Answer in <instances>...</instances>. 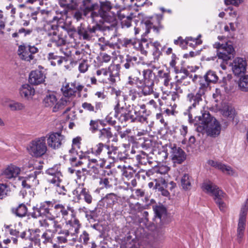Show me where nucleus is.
<instances>
[{
    "instance_id": "55",
    "label": "nucleus",
    "mask_w": 248,
    "mask_h": 248,
    "mask_svg": "<svg viewBox=\"0 0 248 248\" xmlns=\"http://www.w3.org/2000/svg\"><path fill=\"white\" fill-rule=\"evenodd\" d=\"M137 41L134 39L124 38L122 40L121 44L123 46L129 47L133 46L136 48Z\"/></svg>"
},
{
    "instance_id": "47",
    "label": "nucleus",
    "mask_w": 248,
    "mask_h": 248,
    "mask_svg": "<svg viewBox=\"0 0 248 248\" xmlns=\"http://www.w3.org/2000/svg\"><path fill=\"white\" fill-rule=\"evenodd\" d=\"M217 167V169L220 170L223 172L230 175H233L235 173V171L233 169L228 165L223 164H216L215 165Z\"/></svg>"
},
{
    "instance_id": "40",
    "label": "nucleus",
    "mask_w": 248,
    "mask_h": 248,
    "mask_svg": "<svg viewBox=\"0 0 248 248\" xmlns=\"http://www.w3.org/2000/svg\"><path fill=\"white\" fill-rule=\"evenodd\" d=\"M102 200L107 204L108 206H111L117 202L118 196L113 193L107 194Z\"/></svg>"
},
{
    "instance_id": "62",
    "label": "nucleus",
    "mask_w": 248,
    "mask_h": 248,
    "mask_svg": "<svg viewBox=\"0 0 248 248\" xmlns=\"http://www.w3.org/2000/svg\"><path fill=\"white\" fill-rule=\"evenodd\" d=\"M90 236L89 233L85 231H83L80 235L79 241L85 245L89 244Z\"/></svg>"
},
{
    "instance_id": "5",
    "label": "nucleus",
    "mask_w": 248,
    "mask_h": 248,
    "mask_svg": "<svg viewBox=\"0 0 248 248\" xmlns=\"http://www.w3.org/2000/svg\"><path fill=\"white\" fill-rule=\"evenodd\" d=\"M27 149L32 156L36 158L42 157L47 151L46 138L42 136L34 139L30 142Z\"/></svg>"
},
{
    "instance_id": "63",
    "label": "nucleus",
    "mask_w": 248,
    "mask_h": 248,
    "mask_svg": "<svg viewBox=\"0 0 248 248\" xmlns=\"http://www.w3.org/2000/svg\"><path fill=\"white\" fill-rule=\"evenodd\" d=\"M9 190L5 184H0V199H2L8 195Z\"/></svg>"
},
{
    "instance_id": "25",
    "label": "nucleus",
    "mask_w": 248,
    "mask_h": 248,
    "mask_svg": "<svg viewBox=\"0 0 248 248\" xmlns=\"http://www.w3.org/2000/svg\"><path fill=\"white\" fill-rule=\"evenodd\" d=\"M20 169L13 165L8 166L3 171L2 175L6 178L10 179L16 178L20 173Z\"/></svg>"
},
{
    "instance_id": "29",
    "label": "nucleus",
    "mask_w": 248,
    "mask_h": 248,
    "mask_svg": "<svg viewBox=\"0 0 248 248\" xmlns=\"http://www.w3.org/2000/svg\"><path fill=\"white\" fill-rule=\"evenodd\" d=\"M20 95L26 99L31 98L34 94L35 90L31 85L28 84H23L19 90Z\"/></svg>"
},
{
    "instance_id": "38",
    "label": "nucleus",
    "mask_w": 248,
    "mask_h": 248,
    "mask_svg": "<svg viewBox=\"0 0 248 248\" xmlns=\"http://www.w3.org/2000/svg\"><path fill=\"white\" fill-rule=\"evenodd\" d=\"M222 115L225 117L233 120L236 116L235 110L232 106L226 105L221 110Z\"/></svg>"
},
{
    "instance_id": "26",
    "label": "nucleus",
    "mask_w": 248,
    "mask_h": 248,
    "mask_svg": "<svg viewBox=\"0 0 248 248\" xmlns=\"http://www.w3.org/2000/svg\"><path fill=\"white\" fill-rule=\"evenodd\" d=\"M47 219H42L39 221L40 226L45 228L50 229L52 226L57 231L60 228V223L52 217H47Z\"/></svg>"
},
{
    "instance_id": "58",
    "label": "nucleus",
    "mask_w": 248,
    "mask_h": 248,
    "mask_svg": "<svg viewBox=\"0 0 248 248\" xmlns=\"http://www.w3.org/2000/svg\"><path fill=\"white\" fill-rule=\"evenodd\" d=\"M155 189H159V187H167L168 184L164 178L162 177H159L155 179Z\"/></svg>"
},
{
    "instance_id": "35",
    "label": "nucleus",
    "mask_w": 248,
    "mask_h": 248,
    "mask_svg": "<svg viewBox=\"0 0 248 248\" xmlns=\"http://www.w3.org/2000/svg\"><path fill=\"white\" fill-rule=\"evenodd\" d=\"M193 182V180L191 176L187 174H185L181 180V186L186 190H190Z\"/></svg>"
},
{
    "instance_id": "6",
    "label": "nucleus",
    "mask_w": 248,
    "mask_h": 248,
    "mask_svg": "<svg viewBox=\"0 0 248 248\" xmlns=\"http://www.w3.org/2000/svg\"><path fill=\"white\" fill-rule=\"evenodd\" d=\"M53 201H46L33 206L32 211L28 213V216L33 218L40 217H51Z\"/></svg>"
},
{
    "instance_id": "49",
    "label": "nucleus",
    "mask_w": 248,
    "mask_h": 248,
    "mask_svg": "<svg viewBox=\"0 0 248 248\" xmlns=\"http://www.w3.org/2000/svg\"><path fill=\"white\" fill-rule=\"evenodd\" d=\"M238 86L243 92H248V75L241 78L238 82Z\"/></svg>"
},
{
    "instance_id": "31",
    "label": "nucleus",
    "mask_w": 248,
    "mask_h": 248,
    "mask_svg": "<svg viewBox=\"0 0 248 248\" xmlns=\"http://www.w3.org/2000/svg\"><path fill=\"white\" fill-rule=\"evenodd\" d=\"M149 46H150V43H149L146 38H142L140 41H137L136 49L140 50L142 54L146 55Z\"/></svg>"
},
{
    "instance_id": "30",
    "label": "nucleus",
    "mask_w": 248,
    "mask_h": 248,
    "mask_svg": "<svg viewBox=\"0 0 248 248\" xmlns=\"http://www.w3.org/2000/svg\"><path fill=\"white\" fill-rule=\"evenodd\" d=\"M139 62L137 57L127 55L125 61L124 62L123 66L126 70H132Z\"/></svg>"
},
{
    "instance_id": "10",
    "label": "nucleus",
    "mask_w": 248,
    "mask_h": 248,
    "mask_svg": "<svg viewBox=\"0 0 248 248\" xmlns=\"http://www.w3.org/2000/svg\"><path fill=\"white\" fill-rule=\"evenodd\" d=\"M144 81L142 85L140 88L141 95L142 94L147 96L154 93L153 86L154 81L153 80L154 75L153 72L150 69L144 70L142 72Z\"/></svg>"
},
{
    "instance_id": "13",
    "label": "nucleus",
    "mask_w": 248,
    "mask_h": 248,
    "mask_svg": "<svg viewBox=\"0 0 248 248\" xmlns=\"http://www.w3.org/2000/svg\"><path fill=\"white\" fill-rule=\"evenodd\" d=\"M45 137L48 146L53 149L59 148L64 139V136L60 132H50Z\"/></svg>"
},
{
    "instance_id": "15",
    "label": "nucleus",
    "mask_w": 248,
    "mask_h": 248,
    "mask_svg": "<svg viewBox=\"0 0 248 248\" xmlns=\"http://www.w3.org/2000/svg\"><path fill=\"white\" fill-rule=\"evenodd\" d=\"M84 88V86L79 82L74 81L68 84L62 88V91L65 97H71L75 96L76 93H80Z\"/></svg>"
},
{
    "instance_id": "3",
    "label": "nucleus",
    "mask_w": 248,
    "mask_h": 248,
    "mask_svg": "<svg viewBox=\"0 0 248 248\" xmlns=\"http://www.w3.org/2000/svg\"><path fill=\"white\" fill-rule=\"evenodd\" d=\"M81 224L79 221L73 219V221L67 220L65 221V229L62 228V226L60 223V228L57 229V231L54 229L55 234H57L56 237L57 242L58 244H65L70 241V236L73 237L78 234L79 232Z\"/></svg>"
},
{
    "instance_id": "61",
    "label": "nucleus",
    "mask_w": 248,
    "mask_h": 248,
    "mask_svg": "<svg viewBox=\"0 0 248 248\" xmlns=\"http://www.w3.org/2000/svg\"><path fill=\"white\" fill-rule=\"evenodd\" d=\"M99 166L98 164L95 165H93L92 164L89 163L88 165V168L89 169L88 174L90 175H96L99 173V170L98 167Z\"/></svg>"
},
{
    "instance_id": "18",
    "label": "nucleus",
    "mask_w": 248,
    "mask_h": 248,
    "mask_svg": "<svg viewBox=\"0 0 248 248\" xmlns=\"http://www.w3.org/2000/svg\"><path fill=\"white\" fill-rule=\"evenodd\" d=\"M204 96L196 91L188 93L186 96L187 101L190 104L188 110L192 108H199L203 102Z\"/></svg>"
},
{
    "instance_id": "19",
    "label": "nucleus",
    "mask_w": 248,
    "mask_h": 248,
    "mask_svg": "<svg viewBox=\"0 0 248 248\" xmlns=\"http://www.w3.org/2000/svg\"><path fill=\"white\" fill-rule=\"evenodd\" d=\"M231 65L232 70L235 75L239 76L246 71L247 62L242 58H235Z\"/></svg>"
},
{
    "instance_id": "39",
    "label": "nucleus",
    "mask_w": 248,
    "mask_h": 248,
    "mask_svg": "<svg viewBox=\"0 0 248 248\" xmlns=\"http://www.w3.org/2000/svg\"><path fill=\"white\" fill-rule=\"evenodd\" d=\"M143 26L145 27L146 31L145 34H148L150 29H152L155 32L158 33L159 31L163 28V26L159 23L158 26L153 25V24L150 20H146L144 22Z\"/></svg>"
},
{
    "instance_id": "51",
    "label": "nucleus",
    "mask_w": 248,
    "mask_h": 248,
    "mask_svg": "<svg viewBox=\"0 0 248 248\" xmlns=\"http://www.w3.org/2000/svg\"><path fill=\"white\" fill-rule=\"evenodd\" d=\"M113 136L110 128H103L99 130V137L101 139L107 138L109 139Z\"/></svg>"
},
{
    "instance_id": "34",
    "label": "nucleus",
    "mask_w": 248,
    "mask_h": 248,
    "mask_svg": "<svg viewBox=\"0 0 248 248\" xmlns=\"http://www.w3.org/2000/svg\"><path fill=\"white\" fill-rule=\"evenodd\" d=\"M154 210L155 217L158 218L160 222L163 223L167 217L166 209L163 206H157Z\"/></svg>"
},
{
    "instance_id": "22",
    "label": "nucleus",
    "mask_w": 248,
    "mask_h": 248,
    "mask_svg": "<svg viewBox=\"0 0 248 248\" xmlns=\"http://www.w3.org/2000/svg\"><path fill=\"white\" fill-rule=\"evenodd\" d=\"M68 16H65V15L64 14L63 17L52 20V22L53 23L56 22V24H54L50 25V26H56L59 28V30L66 31L67 32H72L75 31V29L74 28L70 27L66 23L65 21L68 18Z\"/></svg>"
},
{
    "instance_id": "52",
    "label": "nucleus",
    "mask_w": 248,
    "mask_h": 248,
    "mask_svg": "<svg viewBox=\"0 0 248 248\" xmlns=\"http://www.w3.org/2000/svg\"><path fill=\"white\" fill-rule=\"evenodd\" d=\"M112 179L108 177H102L100 179L99 184L102 188H108L112 187Z\"/></svg>"
},
{
    "instance_id": "43",
    "label": "nucleus",
    "mask_w": 248,
    "mask_h": 248,
    "mask_svg": "<svg viewBox=\"0 0 248 248\" xmlns=\"http://www.w3.org/2000/svg\"><path fill=\"white\" fill-rule=\"evenodd\" d=\"M67 97L62 98L60 101L58 102L57 104L52 108L53 112H57L59 110L62 109L65 106H67L71 103V102L67 98Z\"/></svg>"
},
{
    "instance_id": "20",
    "label": "nucleus",
    "mask_w": 248,
    "mask_h": 248,
    "mask_svg": "<svg viewBox=\"0 0 248 248\" xmlns=\"http://www.w3.org/2000/svg\"><path fill=\"white\" fill-rule=\"evenodd\" d=\"M75 195L78 200H84L88 204H91L93 198L88 189L84 187H78L74 191Z\"/></svg>"
},
{
    "instance_id": "50",
    "label": "nucleus",
    "mask_w": 248,
    "mask_h": 248,
    "mask_svg": "<svg viewBox=\"0 0 248 248\" xmlns=\"http://www.w3.org/2000/svg\"><path fill=\"white\" fill-rule=\"evenodd\" d=\"M28 209L24 204H20L16 208L14 213L19 217H25L27 214Z\"/></svg>"
},
{
    "instance_id": "36",
    "label": "nucleus",
    "mask_w": 248,
    "mask_h": 248,
    "mask_svg": "<svg viewBox=\"0 0 248 248\" xmlns=\"http://www.w3.org/2000/svg\"><path fill=\"white\" fill-rule=\"evenodd\" d=\"M43 103L46 107H54L58 103L56 95L53 93L47 94L44 99Z\"/></svg>"
},
{
    "instance_id": "4",
    "label": "nucleus",
    "mask_w": 248,
    "mask_h": 248,
    "mask_svg": "<svg viewBox=\"0 0 248 248\" xmlns=\"http://www.w3.org/2000/svg\"><path fill=\"white\" fill-rule=\"evenodd\" d=\"M52 217L55 219L56 218L62 217L65 221L67 220L73 221L76 219L79 221L76 217L75 211L73 207L70 205L66 206L62 204H55L53 201V206L52 211Z\"/></svg>"
},
{
    "instance_id": "57",
    "label": "nucleus",
    "mask_w": 248,
    "mask_h": 248,
    "mask_svg": "<svg viewBox=\"0 0 248 248\" xmlns=\"http://www.w3.org/2000/svg\"><path fill=\"white\" fill-rule=\"evenodd\" d=\"M20 57L21 59L27 62H31L34 59V56L31 54L27 48L20 54Z\"/></svg>"
},
{
    "instance_id": "46",
    "label": "nucleus",
    "mask_w": 248,
    "mask_h": 248,
    "mask_svg": "<svg viewBox=\"0 0 248 248\" xmlns=\"http://www.w3.org/2000/svg\"><path fill=\"white\" fill-rule=\"evenodd\" d=\"M158 77L163 79L164 85L168 86L169 84L170 81L171 80L170 73L164 70H159L158 72Z\"/></svg>"
},
{
    "instance_id": "44",
    "label": "nucleus",
    "mask_w": 248,
    "mask_h": 248,
    "mask_svg": "<svg viewBox=\"0 0 248 248\" xmlns=\"http://www.w3.org/2000/svg\"><path fill=\"white\" fill-rule=\"evenodd\" d=\"M248 211V200L247 199L241 208L238 221L246 222Z\"/></svg>"
},
{
    "instance_id": "41",
    "label": "nucleus",
    "mask_w": 248,
    "mask_h": 248,
    "mask_svg": "<svg viewBox=\"0 0 248 248\" xmlns=\"http://www.w3.org/2000/svg\"><path fill=\"white\" fill-rule=\"evenodd\" d=\"M202 78L209 83H216L218 79L216 72L212 70L207 71Z\"/></svg>"
},
{
    "instance_id": "2",
    "label": "nucleus",
    "mask_w": 248,
    "mask_h": 248,
    "mask_svg": "<svg viewBox=\"0 0 248 248\" xmlns=\"http://www.w3.org/2000/svg\"><path fill=\"white\" fill-rule=\"evenodd\" d=\"M112 8L109 1H101L98 12H92L91 17L94 22L109 23V25H105L104 27L108 30H113L117 25V19L115 14L111 11Z\"/></svg>"
},
{
    "instance_id": "9",
    "label": "nucleus",
    "mask_w": 248,
    "mask_h": 248,
    "mask_svg": "<svg viewBox=\"0 0 248 248\" xmlns=\"http://www.w3.org/2000/svg\"><path fill=\"white\" fill-rule=\"evenodd\" d=\"M120 68V64H111L108 69L102 68L97 70L96 75L103 78V80L108 79L111 83H114L117 79L119 78Z\"/></svg>"
},
{
    "instance_id": "54",
    "label": "nucleus",
    "mask_w": 248,
    "mask_h": 248,
    "mask_svg": "<svg viewBox=\"0 0 248 248\" xmlns=\"http://www.w3.org/2000/svg\"><path fill=\"white\" fill-rule=\"evenodd\" d=\"M9 107L12 111H18L23 109L25 106L21 103L13 101L9 104Z\"/></svg>"
},
{
    "instance_id": "48",
    "label": "nucleus",
    "mask_w": 248,
    "mask_h": 248,
    "mask_svg": "<svg viewBox=\"0 0 248 248\" xmlns=\"http://www.w3.org/2000/svg\"><path fill=\"white\" fill-rule=\"evenodd\" d=\"M128 82L131 85H136L138 88H140L143 81L140 79L137 75H132L128 77Z\"/></svg>"
},
{
    "instance_id": "37",
    "label": "nucleus",
    "mask_w": 248,
    "mask_h": 248,
    "mask_svg": "<svg viewBox=\"0 0 248 248\" xmlns=\"http://www.w3.org/2000/svg\"><path fill=\"white\" fill-rule=\"evenodd\" d=\"M55 234L54 229H53V230L50 229H46L41 236V238L43 240V243L44 244H47L48 243H52Z\"/></svg>"
},
{
    "instance_id": "8",
    "label": "nucleus",
    "mask_w": 248,
    "mask_h": 248,
    "mask_svg": "<svg viewBox=\"0 0 248 248\" xmlns=\"http://www.w3.org/2000/svg\"><path fill=\"white\" fill-rule=\"evenodd\" d=\"M70 32L59 30L57 27L49 26L48 28V36L50 41L56 46H62L66 43L67 34Z\"/></svg>"
},
{
    "instance_id": "12",
    "label": "nucleus",
    "mask_w": 248,
    "mask_h": 248,
    "mask_svg": "<svg viewBox=\"0 0 248 248\" xmlns=\"http://www.w3.org/2000/svg\"><path fill=\"white\" fill-rule=\"evenodd\" d=\"M101 28L99 25H96L93 27H85L81 24L78 27V33L82 37L83 40H90L93 37L97 34L98 31H100Z\"/></svg>"
},
{
    "instance_id": "23",
    "label": "nucleus",
    "mask_w": 248,
    "mask_h": 248,
    "mask_svg": "<svg viewBox=\"0 0 248 248\" xmlns=\"http://www.w3.org/2000/svg\"><path fill=\"white\" fill-rule=\"evenodd\" d=\"M82 108L85 110L93 113H97L101 111L103 108V103L101 102H95L94 105L91 103L85 102L81 105Z\"/></svg>"
},
{
    "instance_id": "24",
    "label": "nucleus",
    "mask_w": 248,
    "mask_h": 248,
    "mask_svg": "<svg viewBox=\"0 0 248 248\" xmlns=\"http://www.w3.org/2000/svg\"><path fill=\"white\" fill-rule=\"evenodd\" d=\"M150 46L153 47L152 55L154 57V60L149 62H143V64H146L150 66L152 65L153 62H155L158 61L159 57L161 54V52L160 48L161 47V45L158 41H155L153 43H150Z\"/></svg>"
},
{
    "instance_id": "64",
    "label": "nucleus",
    "mask_w": 248,
    "mask_h": 248,
    "mask_svg": "<svg viewBox=\"0 0 248 248\" xmlns=\"http://www.w3.org/2000/svg\"><path fill=\"white\" fill-rule=\"evenodd\" d=\"M89 65L87 60H82L81 61L78 65V70L80 73H84L88 69Z\"/></svg>"
},
{
    "instance_id": "11",
    "label": "nucleus",
    "mask_w": 248,
    "mask_h": 248,
    "mask_svg": "<svg viewBox=\"0 0 248 248\" xmlns=\"http://www.w3.org/2000/svg\"><path fill=\"white\" fill-rule=\"evenodd\" d=\"M46 173L48 175L47 180L49 183L58 186L62 181L63 176L60 165H56L51 168H48L46 170Z\"/></svg>"
},
{
    "instance_id": "53",
    "label": "nucleus",
    "mask_w": 248,
    "mask_h": 248,
    "mask_svg": "<svg viewBox=\"0 0 248 248\" xmlns=\"http://www.w3.org/2000/svg\"><path fill=\"white\" fill-rule=\"evenodd\" d=\"M210 83L204 80L202 78L200 81V87L196 92L204 96L205 93Z\"/></svg>"
},
{
    "instance_id": "33",
    "label": "nucleus",
    "mask_w": 248,
    "mask_h": 248,
    "mask_svg": "<svg viewBox=\"0 0 248 248\" xmlns=\"http://www.w3.org/2000/svg\"><path fill=\"white\" fill-rule=\"evenodd\" d=\"M118 148L114 146H109L108 149L106 157L108 159H111L112 162H115L118 161ZM111 163V162H110Z\"/></svg>"
},
{
    "instance_id": "21",
    "label": "nucleus",
    "mask_w": 248,
    "mask_h": 248,
    "mask_svg": "<svg viewBox=\"0 0 248 248\" xmlns=\"http://www.w3.org/2000/svg\"><path fill=\"white\" fill-rule=\"evenodd\" d=\"M46 78L45 75L40 70L31 71L29 75V81L31 84L39 85L44 83Z\"/></svg>"
},
{
    "instance_id": "14",
    "label": "nucleus",
    "mask_w": 248,
    "mask_h": 248,
    "mask_svg": "<svg viewBox=\"0 0 248 248\" xmlns=\"http://www.w3.org/2000/svg\"><path fill=\"white\" fill-rule=\"evenodd\" d=\"M202 188L207 194L213 196L214 200L218 197H226V194L222 190L211 182L204 183Z\"/></svg>"
},
{
    "instance_id": "32",
    "label": "nucleus",
    "mask_w": 248,
    "mask_h": 248,
    "mask_svg": "<svg viewBox=\"0 0 248 248\" xmlns=\"http://www.w3.org/2000/svg\"><path fill=\"white\" fill-rule=\"evenodd\" d=\"M47 58L50 61L51 64L53 66H56V65H60L63 61H67L65 57L55 55L54 53H49L48 54Z\"/></svg>"
},
{
    "instance_id": "60",
    "label": "nucleus",
    "mask_w": 248,
    "mask_h": 248,
    "mask_svg": "<svg viewBox=\"0 0 248 248\" xmlns=\"http://www.w3.org/2000/svg\"><path fill=\"white\" fill-rule=\"evenodd\" d=\"M81 139L79 137H77L73 139L72 148L71 150H69V153H74V150H75L76 149L80 148V145L81 144Z\"/></svg>"
},
{
    "instance_id": "1",
    "label": "nucleus",
    "mask_w": 248,
    "mask_h": 248,
    "mask_svg": "<svg viewBox=\"0 0 248 248\" xmlns=\"http://www.w3.org/2000/svg\"><path fill=\"white\" fill-rule=\"evenodd\" d=\"M188 121L190 124L197 125L198 132L203 133L205 130L207 135L213 137L218 136L221 131L219 123L212 117L208 111H205L202 116L195 117L193 119L191 113H188Z\"/></svg>"
},
{
    "instance_id": "28",
    "label": "nucleus",
    "mask_w": 248,
    "mask_h": 248,
    "mask_svg": "<svg viewBox=\"0 0 248 248\" xmlns=\"http://www.w3.org/2000/svg\"><path fill=\"white\" fill-rule=\"evenodd\" d=\"M108 147V145L101 142L98 143L91 149L92 153L96 156L102 155L106 157Z\"/></svg>"
},
{
    "instance_id": "16",
    "label": "nucleus",
    "mask_w": 248,
    "mask_h": 248,
    "mask_svg": "<svg viewBox=\"0 0 248 248\" xmlns=\"http://www.w3.org/2000/svg\"><path fill=\"white\" fill-rule=\"evenodd\" d=\"M170 153L171 159L174 164H182L186 159V155L185 152L175 145L171 146Z\"/></svg>"
},
{
    "instance_id": "7",
    "label": "nucleus",
    "mask_w": 248,
    "mask_h": 248,
    "mask_svg": "<svg viewBox=\"0 0 248 248\" xmlns=\"http://www.w3.org/2000/svg\"><path fill=\"white\" fill-rule=\"evenodd\" d=\"M129 108V106L126 105L124 98L121 100L118 99L117 104L114 107V116L122 122L133 121L134 116L131 114V111Z\"/></svg>"
},
{
    "instance_id": "42",
    "label": "nucleus",
    "mask_w": 248,
    "mask_h": 248,
    "mask_svg": "<svg viewBox=\"0 0 248 248\" xmlns=\"http://www.w3.org/2000/svg\"><path fill=\"white\" fill-rule=\"evenodd\" d=\"M136 158L139 163L146 165L147 163L151 164V161L149 159L148 155L143 151H140L136 156Z\"/></svg>"
},
{
    "instance_id": "17",
    "label": "nucleus",
    "mask_w": 248,
    "mask_h": 248,
    "mask_svg": "<svg viewBox=\"0 0 248 248\" xmlns=\"http://www.w3.org/2000/svg\"><path fill=\"white\" fill-rule=\"evenodd\" d=\"M217 55L219 59L226 62L234 57V49L231 43H226V46L220 50H217Z\"/></svg>"
},
{
    "instance_id": "27",
    "label": "nucleus",
    "mask_w": 248,
    "mask_h": 248,
    "mask_svg": "<svg viewBox=\"0 0 248 248\" xmlns=\"http://www.w3.org/2000/svg\"><path fill=\"white\" fill-rule=\"evenodd\" d=\"M98 5L97 3H94L92 0H83L82 1V4L81 10L83 12V15L86 16L90 12H94L93 11L98 8Z\"/></svg>"
},
{
    "instance_id": "56",
    "label": "nucleus",
    "mask_w": 248,
    "mask_h": 248,
    "mask_svg": "<svg viewBox=\"0 0 248 248\" xmlns=\"http://www.w3.org/2000/svg\"><path fill=\"white\" fill-rule=\"evenodd\" d=\"M87 174H88V171H87V170L85 168H83L81 170H78L76 171L77 179L80 181H84Z\"/></svg>"
},
{
    "instance_id": "45",
    "label": "nucleus",
    "mask_w": 248,
    "mask_h": 248,
    "mask_svg": "<svg viewBox=\"0 0 248 248\" xmlns=\"http://www.w3.org/2000/svg\"><path fill=\"white\" fill-rule=\"evenodd\" d=\"M246 222L238 221L237 229V240L239 243L242 241L244 234Z\"/></svg>"
},
{
    "instance_id": "59",
    "label": "nucleus",
    "mask_w": 248,
    "mask_h": 248,
    "mask_svg": "<svg viewBox=\"0 0 248 248\" xmlns=\"http://www.w3.org/2000/svg\"><path fill=\"white\" fill-rule=\"evenodd\" d=\"M32 32L31 30L30 29H25L23 28H21L19 29L17 31L13 33L12 34V36L13 38H18L19 37V34H23L24 36H25L27 35H29Z\"/></svg>"
}]
</instances>
